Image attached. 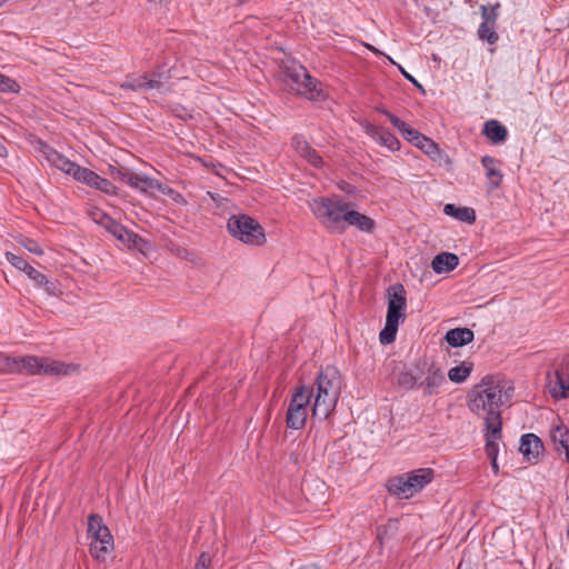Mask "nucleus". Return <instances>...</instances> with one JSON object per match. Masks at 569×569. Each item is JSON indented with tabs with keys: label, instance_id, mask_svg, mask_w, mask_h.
<instances>
[{
	"label": "nucleus",
	"instance_id": "nucleus-53",
	"mask_svg": "<svg viewBox=\"0 0 569 569\" xmlns=\"http://www.w3.org/2000/svg\"><path fill=\"white\" fill-rule=\"evenodd\" d=\"M509 391L512 392L513 388H509L508 390L505 391V396L507 399L510 397Z\"/></svg>",
	"mask_w": 569,
	"mask_h": 569
},
{
	"label": "nucleus",
	"instance_id": "nucleus-38",
	"mask_svg": "<svg viewBox=\"0 0 569 569\" xmlns=\"http://www.w3.org/2000/svg\"><path fill=\"white\" fill-rule=\"evenodd\" d=\"M486 178L488 179V189L495 190L502 183L503 174L499 169L493 168L486 172Z\"/></svg>",
	"mask_w": 569,
	"mask_h": 569
},
{
	"label": "nucleus",
	"instance_id": "nucleus-18",
	"mask_svg": "<svg viewBox=\"0 0 569 569\" xmlns=\"http://www.w3.org/2000/svg\"><path fill=\"white\" fill-rule=\"evenodd\" d=\"M423 151L431 160L438 162L439 164H449L450 159L449 156L443 152L439 146L430 138L425 136V141L418 139L413 144Z\"/></svg>",
	"mask_w": 569,
	"mask_h": 569
},
{
	"label": "nucleus",
	"instance_id": "nucleus-27",
	"mask_svg": "<svg viewBox=\"0 0 569 569\" xmlns=\"http://www.w3.org/2000/svg\"><path fill=\"white\" fill-rule=\"evenodd\" d=\"M49 162H51L56 168L61 170L62 172L72 176V171L74 170L77 163L69 160L63 154L59 153L52 148H48V151L44 152Z\"/></svg>",
	"mask_w": 569,
	"mask_h": 569
},
{
	"label": "nucleus",
	"instance_id": "nucleus-15",
	"mask_svg": "<svg viewBox=\"0 0 569 569\" xmlns=\"http://www.w3.org/2000/svg\"><path fill=\"white\" fill-rule=\"evenodd\" d=\"M291 146L299 156L312 167L321 168L323 166L322 157L315 148L311 147L302 134L293 136L291 139Z\"/></svg>",
	"mask_w": 569,
	"mask_h": 569
},
{
	"label": "nucleus",
	"instance_id": "nucleus-22",
	"mask_svg": "<svg viewBox=\"0 0 569 569\" xmlns=\"http://www.w3.org/2000/svg\"><path fill=\"white\" fill-rule=\"evenodd\" d=\"M475 339V333L469 328H453L446 332L445 340L451 347H463Z\"/></svg>",
	"mask_w": 569,
	"mask_h": 569
},
{
	"label": "nucleus",
	"instance_id": "nucleus-51",
	"mask_svg": "<svg viewBox=\"0 0 569 569\" xmlns=\"http://www.w3.org/2000/svg\"><path fill=\"white\" fill-rule=\"evenodd\" d=\"M489 460H490V465H491V469H492L493 473L498 475L499 473V466H498V462H497V458L489 459Z\"/></svg>",
	"mask_w": 569,
	"mask_h": 569
},
{
	"label": "nucleus",
	"instance_id": "nucleus-33",
	"mask_svg": "<svg viewBox=\"0 0 569 569\" xmlns=\"http://www.w3.org/2000/svg\"><path fill=\"white\" fill-rule=\"evenodd\" d=\"M171 79V69L167 67V64L158 66L157 69L151 73V77L148 80H156L157 86L151 87V89H160L164 82Z\"/></svg>",
	"mask_w": 569,
	"mask_h": 569
},
{
	"label": "nucleus",
	"instance_id": "nucleus-36",
	"mask_svg": "<svg viewBox=\"0 0 569 569\" xmlns=\"http://www.w3.org/2000/svg\"><path fill=\"white\" fill-rule=\"evenodd\" d=\"M19 369L17 367L16 357H10L0 352V372L1 373H16Z\"/></svg>",
	"mask_w": 569,
	"mask_h": 569
},
{
	"label": "nucleus",
	"instance_id": "nucleus-11",
	"mask_svg": "<svg viewBox=\"0 0 569 569\" xmlns=\"http://www.w3.org/2000/svg\"><path fill=\"white\" fill-rule=\"evenodd\" d=\"M500 3L496 2L490 9L487 6H480L482 22L478 28V37L480 40L495 44L499 40L496 32L497 19L499 17Z\"/></svg>",
	"mask_w": 569,
	"mask_h": 569
},
{
	"label": "nucleus",
	"instance_id": "nucleus-20",
	"mask_svg": "<svg viewBox=\"0 0 569 569\" xmlns=\"http://www.w3.org/2000/svg\"><path fill=\"white\" fill-rule=\"evenodd\" d=\"M482 134L493 144H500L507 140L508 130L498 120L491 119L483 123Z\"/></svg>",
	"mask_w": 569,
	"mask_h": 569
},
{
	"label": "nucleus",
	"instance_id": "nucleus-8",
	"mask_svg": "<svg viewBox=\"0 0 569 569\" xmlns=\"http://www.w3.org/2000/svg\"><path fill=\"white\" fill-rule=\"evenodd\" d=\"M227 230L246 244L262 246L267 241L263 227L248 214H232L228 219Z\"/></svg>",
	"mask_w": 569,
	"mask_h": 569
},
{
	"label": "nucleus",
	"instance_id": "nucleus-31",
	"mask_svg": "<svg viewBox=\"0 0 569 569\" xmlns=\"http://www.w3.org/2000/svg\"><path fill=\"white\" fill-rule=\"evenodd\" d=\"M157 86L156 80H148L147 74H142L139 77L127 78L124 82L121 83V89L130 90V91H148L151 87Z\"/></svg>",
	"mask_w": 569,
	"mask_h": 569
},
{
	"label": "nucleus",
	"instance_id": "nucleus-13",
	"mask_svg": "<svg viewBox=\"0 0 569 569\" xmlns=\"http://www.w3.org/2000/svg\"><path fill=\"white\" fill-rule=\"evenodd\" d=\"M360 124L365 133L376 140L379 144L388 148L390 151H397L400 149V141L386 128L376 126L369 121H362Z\"/></svg>",
	"mask_w": 569,
	"mask_h": 569
},
{
	"label": "nucleus",
	"instance_id": "nucleus-45",
	"mask_svg": "<svg viewBox=\"0 0 569 569\" xmlns=\"http://www.w3.org/2000/svg\"><path fill=\"white\" fill-rule=\"evenodd\" d=\"M497 162L500 163L499 160L490 156H483L481 158V164L486 169V172H488L490 169H493Z\"/></svg>",
	"mask_w": 569,
	"mask_h": 569
},
{
	"label": "nucleus",
	"instance_id": "nucleus-42",
	"mask_svg": "<svg viewBox=\"0 0 569 569\" xmlns=\"http://www.w3.org/2000/svg\"><path fill=\"white\" fill-rule=\"evenodd\" d=\"M20 244L26 248L29 252H32L34 254L41 256L43 254V250L40 247V244L30 238H23L20 240Z\"/></svg>",
	"mask_w": 569,
	"mask_h": 569
},
{
	"label": "nucleus",
	"instance_id": "nucleus-40",
	"mask_svg": "<svg viewBox=\"0 0 569 569\" xmlns=\"http://www.w3.org/2000/svg\"><path fill=\"white\" fill-rule=\"evenodd\" d=\"M109 170H110V174L113 178L119 179L120 181L126 182L127 184H129V179L131 177H134V174H136L134 172H130L126 168H121V167H117V166H110Z\"/></svg>",
	"mask_w": 569,
	"mask_h": 569
},
{
	"label": "nucleus",
	"instance_id": "nucleus-16",
	"mask_svg": "<svg viewBox=\"0 0 569 569\" xmlns=\"http://www.w3.org/2000/svg\"><path fill=\"white\" fill-rule=\"evenodd\" d=\"M556 386L550 389L553 398H567L569 391V356H566L555 371Z\"/></svg>",
	"mask_w": 569,
	"mask_h": 569
},
{
	"label": "nucleus",
	"instance_id": "nucleus-3",
	"mask_svg": "<svg viewBox=\"0 0 569 569\" xmlns=\"http://www.w3.org/2000/svg\"><path fill=\"white\" fill-rule=\"evenodd\" d=\"M341 386L342 378L336 367L327 366L318 372L312 387L316 388L312 418L319 421L329 418L340 398Z\"/></svg>",
	"mask_w": 569,
	"mask_h": 569
},
{
	"label": "nucleus",
	"instance_id": "nucleus-30",
	"mask_svg": "<svg viewBox=\"0 0 569 569\" xmlns=\"http://www.w3.org/2000/svg\"><path fill=\"white\" fill-rule=\"evenodd\" d=\"M443 212L462 222L473 223L476 221V212L469 207H457L456 204L448 203L445 206Z\"/></svg>",
	"mask_w": 569,
	"mask_h": 569
},
{
	"label": "nucleus",
	"instance_id": "nucleus-26",
	"mask_svg": "<svg viewBox=\"0 0 569 569\" xmlns=\"http://www.w3.org/2000/svg\"><path fill=\"white\" fill-rule=\"evenodd\" d=\"M391 124L408 142L415 144L418 139L425 141V134L410 127L407 122L399 117H391Z\"/></svg>",
	"mask_w": 569,
	"mask_h": 569
},
{
	"label": "nucleus",
	"instance_id": "nucleus-6",
	"mask_svg": "<svg viewBox=\"0 0 569 569\" xmlns=\"http://www.w3.org/2000/svg\"><path fill=\"white\" fill-rule=\"evenodd\" d=\"M433 478V469L419 468L390 478L387 488L392 496L409 499L419 493Z\"/></svg>",
	"mask_w": 569,
	"mask_h": 569
},
{
	"label": "nucleus",
	"instance_id": "nucleus-35",
	"mask_svg": "<svg viewBox=\"0 0 569 569\" xmlns=\"http://www.w3.org/2000/svg\"><path fill=\"white\" fill-rule=\"evenodd\" d=\"M72 177L74 180L89 186L93 179H97V173L88 168L77 164L72 171Z\"/></svg>",
	"mask_w": 569,
	"mask_h": 569
},
{
	"label": "nucleus",
	"instance_id": "nucleus-50",
	"mask_svg": "<svg viewBox=\"0 0 569 569\" xmlns=\"http://www.w3.org/2000/svg\"><path fill=\"white\" fill-rule=\"evenodd\" d=\"M376 110L385 116L388 117L389 121L391 122V117H397L392 112L388 111L385 107H377Z\"/></svg>",
	"mask_w": 569,
	"mask_h": 569
},
{
	"label": "nucleus",
	"instance_id": "nucleus-21",
	"mask_svg": "<svg viewBox=\"0 0 569 569\" xmlns=\"http://www.w3.org/2000/svg\"><path fill=\"white\" fill-rule=\"evenodd\" d=\"M459 264V257L456 253L451 252H441L431 261L432 270L440 274L445 272H450L456 269Z\"/></svg>",
	"mask_w": 569,
	"mask_h": 569
},
{
	"label": "nucleus",
	"instance_id": "nucleus-54",
	"mask_svg": "<svg viewBox=\"0 0 569 569\" xmlns=\"http://www.w3.org/2000/svg\"><path fill=\"white\" fill-rule=\"evenodd\" d=\"M8 0H0V6H2L3 3H6Z\"/></svg>",
	"mask_w": 569,
	"mask_h": 569
},
{
	"label": "nucleus",
	"instance_id": "nucleus-7",
	"mask_svg": "<svg viewBox=\"0 0 569 569\" xmlns=\"http://www.w3.org/2000/svg\"><path fill=\"white\" fill-rule=\"evenodd\" d=\"M282 80L289 91L309 100H320L325 97L322 90L318 89L317 79L302 64L292 62L287 66Z\"/></svg>",
	"mask_w": 569,
	"mask_h": 569
},
{
	"label": "nucleus",
	"instance_id": "nucleus-47",
	"mask_svg": "<svg viewBox=\"0 0 569 569\" xmlns=\"http://www.w3.org/2000/svg\"><path fill=\"white\" fill-rule=\"evenodd\" d=\"M398 520H389L388 525L383 528V531L379 528L378 529V539L382 540V536L387 535L389 530H396L397 529Z\"/></svg>",
	"mask_w": 569,
	"mask_h": 569
},
{
	"label": "nucleus",
	"instance_id": "nucleus-56",
	"mask_svg": "<svg viewBox=\"0 0 569 569\" xmlns=\"http://www.w3.org/2000/svg\"><path fill=\"white\" fill-rule=\"evenodd\" d=\"M159 2H162L163 0H158Z\"/></svg>",
	"mask_w": 569,
	"mask_h": 569
},
{
	"label": "nucleus",
	"instance_id": "nucleus-32",
	"mask_svg": "<svg viewBox=\"0 0 569 569\" xmlns=\"http://www.w3.org/2000/svg\"><path fill=\"white\" fill-rule=\"evenodd\" d=\"M472 369V362H462L460 366H456L448 371V378L455 383H462L468 379Z\"/></svg>",
	"mask_w": 569,
	"mask_h": 569
},
{
	"label": "nucleus",
	"instance_id": "nucleus-52",
	"mask_svg": "<svg viewBox=\"0 0 569 569\" xmlns=\"http://www.w3.org/2000/svg\"><path fill=\"white\" fill-rule=\"evenodd\" d=\"M297 569H319V567L317 565H315V563H310V565L300 566Z\"/></svg>",
	"mask_w": 569,
	"mask_h": 569
},
{
	"label": "nucleus",
	"instance_id": "nucleus-43",
	"mask_svg": "<svg viewBox=\"0 0 569 569\" xmlns=\"http://www.w3.org/2000/svg\"><path fill=\"white\" fill-rule=\"evenodd\" d=\"M211 565V557L208 552H201L199 556L194 569H209Z\"/></svg>",
	"mask_w": 569,
	"mask_h": 569
},
{
	"label": "nucleus",
	"instance_id": "nucleus-17",
	"mask_svg": "<svg viewBox=\"0 0 569 569\" xmlns=\"http://www.w3.org/2000/svg\"><path fill=\"white\" fill-rule=\"evenodd\" d=\"M486 445L485 450L489 459L498 458V441L502 437V422L485 425Z\"/></svg>",
	"mask_w": 569,
	"mask_h": 569
},
{
	"label": "nucleus",
	"instance_id": "nucleus-19",
	"mask_svg": "<svg viewBox=\"0 0 569 569\" xmlns=\"http://www.w3.org/2000/svg\"><path fill=\"white\" fill-rule=\"evenodd\" d=\"M550 438L555 450L559 455L563 453L569 465V429L565 425H558L550 430Z\"/></svg>",
	"mask_w": 569,
	"mask_h": 569
},
{
	"label": "nucleus",
	"instance_id": "nucleus-12",
	"mask_svg": "<svg viewBox=\"0 0 569 569\" xmlns=\"http://www.w3.org/2000/svg\"><path fill=\"white\" fill-rule=\"evenodd\" d=\"M103 229L111 233L117 240L127 244L128 248L141 249V247L147 243L143 238L127 229L113 218L103 227Z\"/></svg>",
	"mask_w": 569,
	"mask_h": 569
},
{
	"label": "nucleus",
	"instance_id": "nucleus-5",
	"mask_svg": "<svg viewBox=\"0 0 569 569\" xmlns=\"http://www.w3.org/2000/svg\"><path fill=\"white\" fill-rule=\"evenodd\" d=\"M309 208L313 216L329 230L342 233L346 230L345 220L349 204L340 200L321 197L312 199Z\"/></svg>",
	"mask_w": 569,
	"mask_h": 569
},
{
	"label": "nucleus",
	"instance_id": "nucleus-28",
	"mask_svg": "<svg viewBox=\"0 0 569 569\" xmlns=\"http://www.w3.org/2000/svg\"><path fill=\"white\" fill-rule=\"evenodd\" d=\"M19 371L17 373H27L30 376L41 373L42 358L36 356H26L16 358Z\"/></svg>",
	"mask_w": 569,
	"mask_h": 569
},
{
	"label": "nucleus",
	"instance_id": "nucleus-4",
	"mask_svg": "<svg viewBox=\"0 0 569 569\" xmlns=\"http://www.w3.org/2000/svg\"><path fill=\"white\" fill-rule=\"evenodd\" d=\"M388 308L385 328L379 333L382 345H390L396 340L399 323L406 319L407 292L401 283H395L387 289Z\"/></svg>",
	"mask_w": 569,
	"mask_h": 569
},
{
	"label": "nucleus",
	"instance_id": "nucleus-46",
	"mask_svg": "<svg viewBox=\"0 0 569 569\" xmlns=\"http://www.w3.org/2000/svg\"><path fill=\"white\" fill-rule=\"evenodd\" d=\"M108 537H112L108 527H104L99 532H96L92 536H90L91 541H98L99 539H108Z\"/></svg>",
	"mask_w": 569,
	"mask_h": 569
},
{
	"label": "nucleus",
	"instance_id": "nucleus-48",
	"mask_svg": "<svg viewBox=\"0 0 569 569\" xmlns=\"http://www.w3.org/2000/svg\"><path fill=\"white\" fill-rule=\"evenodd\" d=\"M173 112H174V116L182 119V120H188V119H191L192 116L190 113H188L186 111V109L181 106H177L174 109H173Z\"/></svg>",
	"mask_w": 569,
	"mask_h": 569
},
{
	"label": "nucleus",
	"instance_id": "nucleus-49",
	"mask_svg": "<svg viewBox=\"0 0 569 569\" xmlns=\"http://www.w3.org/2000/svg\"><path fill=\"white\" fill-rule=\"evenodd\" d=\"M400 71L402 73V76L409 80L415 87H417L419 90L421 91H425L423 87L420 84V82L415 78L412 77L409 72H407L405 69L400 68Z\"/></svg>",
	"mask_w": 569,
	"mask_h": 569
},
{
	"label": "nucleus",
	"instance_id": "nucleus-10",
	"mask_svg": "<svg viewBox=\"0 0 569 569\" xmlns=\"http://www.w3.org/2000/svg\"><path fill=\"white\" fill-rule=\"evenodd\" d=\"M6 258L14 268L23 271L33 281L36 287L43 288L49 296H57L59 290L56 280H49L46 274L34 269L20 256L7 252Z\"/></svg>",
	"mask_w": 569,
	"mask_h": 569
},
{
	"label": "nucleus",
	"instance_id": "nucleus-44",
	"mask_svg": "<svg viewBox=\"0 0 569 569\" xmlns=\"http://www.w3.org/2000/svg\"><path fill=\"white\" fill-rule=\"evenodd\" d=\"M160 193L170 197L172 200L178 202L179 198H182V196L176 191L173 188L169 187L168 184L162 183L161 188L159 190Z\"/></svg>",
	"mask_w": 569,
	"mask_h": 569
},
{
	"label": "nucleus",
	"instance_id": "nucleus-41",
	"mask_svg": "<svg viewBox=\"0 0 569 569\" xmlns=\"http://www.w3.org/2000/svg\"><path fill=\"white\" fill-rule=\"evenodd\" d=\"M88 213L91 220L102 228L112 219L108 213L103 212L99 208H92Z\"/></svg>",
	"mask_w": 569,
	"mask_h": 569
},
{
	"label": "nucleus",
	"instance_id": "nucleus-39",
	"mask_svg": "<svg viewBox=\"0 0 569 569\" xmlns=\"http://www.w3.org/2000/svg\"><path fill=\"white\" fill-rule=\"evenodd\" d=\"M107 527L103 519L98 513H92L88 518V535L89 537Z\"/></svg>",
	"mask_w": 569,
	"mask_h": 569
},
{
	"label": "nucleus",
	"instance_id": "nucleus-34",
	"mask_svg": "<svg viewBox=\"0 0 569 569\" xmlns=\"http://www.w3.org/2000/svg\"><path fill=\"white\" fill-rule=\"evenodd\" d=\"M89 187L100 190L107 194H117L118 188L108 179L100 177L97 173V179H93Z\"/></svg>",
	"mask_w": 569,
	"mask_h": 569
},
{
	"label": "nucleus",
	"instance_id": "nucleus-23",
	"mask_svg": "<svg viewBox=\"0 0 569 569\" xmlns=\"http://www.w3.org/2000/svg\"><path fill=\"white\" fill-rule=\"evenodd\" d=\"M346 224L355 226L360 231L368 232V233L373 232V230L376 228V222L373 219H371L370 217H368L363 213H360L356 210H349V209L347 211V217L345 220V226Z\"/></svg>",
	"mask_w": 569,
	"mask_h": 569
},
{
	"label": "nucleus",
	"instance_id": "nucleus-37",
	"mask_svg": "<svg viewBox=\"0 0 569 569\" xmlns=\"http://www.w3.org/2000/svg\"><path fill=\"white\" fill-rule=\"evenodd\" d=\"M19 90H20V86L14 79L0 73V91L1 92L17 93V92H19Z\"/></svg>",
	"mask_w": 569,
	"mask_h": 569
},
{
	"label": "nucleus",
	"instance_id": "nucleus-25",
	"mask_svg": "<svg viewBox=\"0 0 569 569\" xmlns=\"http://www.w3.org/2000/svg\"><path fill=\"white\" fill-rule=\"evenodd\" d=\"M161 184H162L161 181H159L154 178L148 177L146 174L136 173L134 177H131L129 179V186L134 189H138L139 191H141L143 193H147L151 190L159 191L161 188Z\"/></svg>",
	"mask_w": 569,
	"mask_h": 569
},
{
	"label": "nucleus",
	"instance_id": "nucleus-14",
	"mask_svg": "<svg viewBox=\"0 0 569 569\" xmlns=\"http://www.w3.org/2000/svg\"><path fill=\"white\" fill-rule=\"evenodd\" d=\"M545 447L542 440L535 433H525L520 438L519 451L529 463H537Z\"/></svg>",
	"mask_w": 569,
	"mask_h": 569
},
{
	"label": "nucleus",
	"instance_id": "nucleus-29",
	"mask_svg": "<svg viewBox=\"0 0 569 569\" xmlns=\"http://www.w3.org/2000/svg\"><path fill=\"white\" fill-rule=\"evenodd\" d=\"M72 366L61 361L42 358L41 373L49 376H67L72 371Z\"/></svg>",
	"mask_w": 569,
	"mask_h": 569
},
{
	"label": "nucleus",
	"instance_id": "nucleus-9",
	"mask_svg": "<svg viewBox=\"0 0 569 569\" xmlns=\"http://www.w3.org/2000/svg\"><path fill=\"white\" fill-rule=\"evenodd\" d=\"M312 395L313 388L309 390L305 385L295 389L286 416V423L289 429L300 430L305 427Z\"/></svg>",
	"mask_w": 569,
	"mask_h": 569
},
{
	"label": "nucleus",
	"instance_id": "nucleus-55",
	"mask_svg": "<svg viewBox=\"0 0 569 569\" xmlns=\"http://www.w3.org/2000/svg\"><path fill=\"white\" fill-rule=\"evenodd\" d=\"M548 569H559L558 567L553 568L552 566H549Z\"/></svg>",
	"mask_w": 569,
	"mask_h": 569
},
{
	"label": "nucleus",
	"instance_id": "nucleus-1",
	"mask_svg": "<svg viewBox=\"0 0 569 569\" xmlns=\"http://www.w3.org/2000/svg\"><path fill=\"white\" fill-rule=\"evenodd\" d=\"M397 383L405 390H420L423 397H432L440 392L446 377L435 360L422 357L398 375Z\"/></svg>",
	"mask_w": 569,
	"mask_h": 569
},
{
	"label": "nucleus",
	"instance_id": "nucleus-2",
	"mask_svg": "<svg viewBox=\"0 0 569 569\" xmlns=\"http://www.w3.org/2000/svg\"><path fill=\"white\" fill-rule=\"evenodd\" d=\"M503 387L496 376H485L468 393V407L471 412L479 415L487 411L485 425L502 422L501 410L505 401Z\"/></svg>",
	"mask_w": 569,
	"mask_h": 569
},
{
	"label": "nucleus",
	"instance_id": "nucleus-24",
	"mask_svg": "<svg viewBox=\"0 0 569 569\" xmlns=\"http://www.w3.org/2000/svg\"><path fill=\"white\" fill-rule=\"evenodd\" d=\"M114 547L113 537L108 539H99L98 541H90V555L99 562L106 561L108 556L112 552Z\"/></svg>",
	"mask_w": 569,
	"mask_h": 569
}]
</instances>
